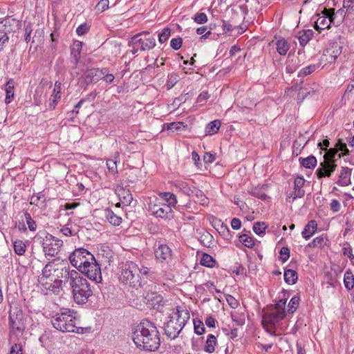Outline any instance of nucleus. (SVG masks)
<instances>
[{
  "mask_svg": "<svg viewBox=\"0 0 354 354\" xmlns=\"http://www.w3.org/2000/svg\"><path fill=\"white\" fill-rule=\"evenodd\" d=\"M132 339L138 348L146 351H155L160 345L158 330L153 322L147 319L137 325Z\"/></svg>",
  "mask_w": 354,
  "mask_h": 354,
  "instance_id": "obj_1",
  "label": "nucleus"
},
{
  "mask_svg": "<svg viewBox=\"0 0 354 354\" xmlns=\"http://www.w3.org/2000/svg\"><path fill=\"white\" fill-rule=\"evenodd\" d=\"M189 318V313L187 309L177 306L163 324L165 335L171 339H176Z\"/></svg>",
  "mask_w": 354,
  "mask_h": 354,
  "instance_id": "obj_2",
  "label": "nucleus"
},
{
  "mask_svg": "<svg viewBox=\"0 0 354 354\" xmlns=\"http://www.w3.org/2000/svg\"><path fill=\"white\" fill-rule=\"evenodd\" d=\"M69 283L72 289L73 299L78 304H86L93 295V290L87 279L78 272H72Z\"/></svg>",
  "mask_w": 354,
  "mask_h": 354,
  "instance_id": "obj_3",
  "label": "nucleus"
},
{
  "mask_svg": "<svg viewBox=\"0 0 354 354\" xmlns=\"http://www.w3.org/2000/svg\"><path fill=\"white\" fill-rule=\"evenodd\" d=\"M75 314L76 313L73 310L64 309L52 317L51 323L57 330L63 333H71L74 330Z\"/></svg>",
  "mask_w": 354,
  "mask_h": 354,
  "instance_id": "obj_4",
  "label": "nucleus"
},
{
  "mask_svg": "<svg viewBox=\"0 0 354 354\" xmlns=\"http://www.w3.org/2000/svg\"><path fill=\"white\" fill-rule=\"evenodd\" d=\"M120 281L129 286L136 288L141 285L139 268L133 261H127L123 266L120 277Z\"/></svg>",
  "mask_w": 354,
  "mask_h": 354,
  "instance_id": "obj_5",
  "label": "nucleus"
},
{
  "mask_svg": "<svg viewBox=\"0 0 354 354\" xmlns=\"http://www.w3.org/2000/svg\"><path fill=\"white\" fill-rule=\"evenodd\" d=\"M149 32H142L134 35L129 41V46L132 47V54L135 55L139 51H145L153 49L156 46V39L151 37H142L148 35Z\"/></svg>",
  "mask_w": 354,
  "mask_h": 354,
  "instance_id": "obj_6",
  "label": "nucleus"
},
{
  "mask_svg": "<svg viewBox=\"0 0 354 354\" xmlns=\"http://www.w3.org/2000/svg\"><path fill=\"white\" fill-rule=\"evenodd\" d=\"M286 315V314H283V313H279L269 307L268 309L266 311H263V313L261 321L263 327L266 329V332L271 335H276L274 331L269 329L268 327L271 326L275 328L276 324L283 320Z\"/></svg>",
  "mask_w": 354,
  "mask_h": 354,
  "instance_id": "obj_7",
  "label": "nucleus"
},
{
  "mask_svg": "<svg viewBox=\"0 0 354 354\" xmlns=\"http://www.w3.org/2000/svg\"><path fill=\"white\" fill-rule=\"evenodd\" d=\"M9 326L11 333H21L25 329L22 310L17 306H11L9 311Z\"/></svg>",
  "mask_w": 354,
  "mask_h": 354,
  "instance_id": "obj_8",
  "label": "nucleus"
},
{
  "mask_svg": "<svg viewBox=\"0 0 354 354\" xmlns=\"http://www.w3.org/2000/svg\"><path fill=\"white\" fill-rule=\"evenodd\" d=\"M148 211L156 218L162 219L171 218L174 217L172 209L167 203H162L156 199L155 202L149 204Z\"/></svg>",
  "mask_w": 354,
  "mask_h": 354,
  "instance_id": "obj_9",
  "label": "nucleus"
},
{
  "mask_svg": "<svg viewBox=\"0 0 354 354\" xmlns=\"http://www.w3.org/2000/svg\"><path fill=\"white\" fill-rule=\"evenodd\" d=\"M79 268V271L84 273L88 278L95 281L96 283L102 281L101 268L95 259L88 260L85 265Z\"/></svg>",
  "mask_w": 354,
  "mask_h": 354,
  "instance_id": "obj_10",
  "label": "nucleus"
},
{
  "mask_svg": "<svg viewBox=\"0 0 354 354\" xmlns=\"http://www.w3.org/2000/svg\"><path fill=\"white\" fill-rule=\"evenodd\" d=\"M69 260L73 266L82 268L88 260H94V256L84 248L76 249L69 256Z\"/></svg>",
  "mask_w": 354,
  "mask_h": 354,
  "instance_id": "obj_11",
  "label": "nucleus"
},
{
  "mask_svg": "<svg viewBox=\"0 0 354 354\" xmlns=\"http://www.w3.org/2000/svg\"><path fill=\"white\" fill-rule=\"evenodd\" d=\"M324 160L320 162L318 169L316 170V174L319 179L325 177H330L337 168L336 160L335 156H323Z\"/></svg>",
  "mask_w": 354,
  "mask_h": 354,
  "instance_id": "obj_12",
  "label": "nucleus"
},
{
  "mask_svg": "<svg viewBox=\"0 0 354 354\" xmlns=\"http://www.w3.org/2000/svg\"><path fill=\"white\" fill-rule=\"evenodd\" d=\"M334 10L324 9L315 24V28L321 32L322 30L329 28L334 20Z\"/></svg>",
  "mask_w": 354,
  "mask_h": 354,
  "instance_id": "obj_13",
  "label": "nucleus"
},
{
  "mask_svg": "<svg viewBox=\"0 0 354 354\" xmlns=\"http://www.w3.org/2000/svg\"><path fill=\"white\" fill-rule=\"evenodd\" d=\"M306 180L302 176H298L294 180L293 191L290 193L287 197V201L289 203L293 202L297 198H300L304 196L305 190L303 187L305 184Z\"/></svg>",
  "mask_w": 354,
  "mask_h": 354,
  "instance_id": "obj_14",
  "label": "nucleus"
},
{
  "mask_svg": "<svg viewBox=\"0 0 354 354\" xmlns=\"http://www.w3.org/2000/svg\"><path fill=\"white\" fill-rule=\"evenodd\" d=\"M155 257L160 262L168 263L172 259V251L167 245L160 244L155 250Z\"/></svg>",
  "mask_w": 354,
  "mask_h": 354,
  "instance_id": "obj_15",
  "label": "nucleus"
},
{
  "mask_svg": "<svg viewBox=\"0 0 354 354\" xmlns=\"http://www.w3.org/2000/svg\"><path fill=\"white\" fill-rule=\"evenodd\" d=\"M209 220L214 227H216V225H219V228L217 229V231L224 239L230 240L232 239V235L230 229L226 225L221 223V220L218 219L213 215L209 216Z\"/></svg>",
  "mask_w": 354,
  "mask_h": 354,
  "instance_id": "obj_16",
  "label": "nucleus"
},
{
  "mask_svg": "<svg viewBox=\"0 0 354 354\" xmlns=\"http://www.w3.org/2000/svg\"><path fill=\"white\" fill-rule=\"evenodd\" d=\"M115 193L123 205L128 206L132 203L133 196L129 189L118 185L115 189Z\"/></svg>",
  "mask_w": 354,
  "mask_h": 354,
  "instance_id": "obj_17",
  "label": "nucleus"
},
{
  "mask_svg": "<svg viewBox=\"0 0 354 354\" xmlns=\"http://www.w3.org/2000/svg\"><path fill=\"white\" fill-rule=\"evenodd\" d=\"M19 28V21L12 17H7L0 22V29L5 32H15Z\"/></svg>",
  "mask_w": 354,
  "mask_h": 354,
  "instance_id": "obj_18",
  "label": "nucleus"
},
{
  "mask_svg": "<svg viewBox=\"0 0 354 354\" xmlns=\"http://www.w3.org/2000/svg\"><path fill=\"white\" fill-rule=\"evenodd\" d=\"M104 75V70L98 68H91L87 70L84 73V79L87 84H91L98 82L102 79Z\"/></svg>",
  "mask_w": 354,
  "mask_h": 354,
  "instance_id": "obj_19",
  "label": "nucleus"
},
{
  "mask_svg": "<svg viewBox=\"0 0 354 354\" xmlns=\"http://www.w3.org/2000/svg\"><path fill=\"white\" fill-rule=\"evenodd\" d=\"M61 83L56 82L54 85L53 93L49 99V107L51 109H54L56 107L58 100L61 97Z\"/></svg>",
  "mask_w": 354,
  "mask_h": 354,
  "instance_id": "obj_20",
  "label": "nucleus"
},
{
  "mask_svg": "<svg viewBox=\"0 0 354 354\" xmlns=\"http://www.w3.org/2000/svg\"><path fill=\"white\" fill-rule=\"evenodd\" d=\"M314 32L312 30H303L299 31L296 34V37L299 41V44L304 47L309 41L313 38Z\"/></svg>",
  "mask_w": 354,
  "mask_h": 354,
  "instance_id": "obj_21",
  "label": "nucleus"
},
{
  "mask_svg": "<svg viewBox=\"0 0 354 354\" xmlns=\"http://www.w3.org/2000/svg\"><path fill=\"white\" fill-rule=\"evenodd\" d=\"M351 169L342 167L337 184L340 186H346L349 185L351 183Z\"/></svg>",
  "mask_w": 354,
  "mask_h": 354,
  "instance_id": "obj_22",
  "label": "nucleus"
},
{
  "mask_svg": "<svg viewBox=\"0 0 354 354\" xmlns=\"http://www.w3.org/2000/svg\"><path fill=\"white\" fill-rule=\"evenodd\" d=\"M317 224L315 220H311L305 225L301 235L304 239L308 240L316 232Z\"/></svg>",
  "mask_w": 354,
  "mask_h": 354,
  "instance_id": "obj_23",
  "label": "nucleus"
},
{
  "mask_svg": "<svg viewBox=\"0 0 354 354\" xmlns=\"http://www.w3.org/2000/svg\"><path fill=\"white\" fill-rule=\"evenodd\" d=\"M339 151H341L342 153H339L338 155H348L350 152L347 149L346 145L341 140H339L335 144V147L330 148L328 152L325 153L324 155H336Z\"/></svg>",
  "mask_w": 354,
  "mask_h": 354,
  "instance_id": "obj_24",
  "label": "nucleus"
},
{
  "mask_svg": "<svg viewBox=\"0 0 354 354\" xmlns=\"http://www.w3.org/2000/svg\"><path fill=\"white\" fill-rule=\"evenodd\" d=\"M163 129L172 132H183L187 129V125L183 122H174L171 123H166L163 125Z\"/></svg>",
  "mask_w": 354,
  "mask_h": 354,
  "instance_id": "obj_25",
  "label": "nucleus"
},
{
  "mask_svg": "<svg viewBox=\"0 0 354 354\" xmlns=\"http://www.w3.org/2000/svg\"><path fill=\"white\" fill-rule=\"evenodd\" d=\"M174 186L176 189H179V191L189 196H192L194 192L193 189L196 188V187L190 186L186 182L182 180H176L174 182Z\"/></svg>",
  "mask_w": 354,
  "mask_h": 354,
  "instance_id": "obj_26",
  "label": "nucleus"
},
{
  "mask_svg": "<svg viewBox=\"0 0 354 354\" xmlns=\"http://www.w3.org/2000/svg\"><path fill=\"white\" fill-rule=\"evenodd\" d=\"M104 213L106 218L111 225L118 226L121 224L122 218L115 214L112 209L106 208L104 210Z\"/></svg>",
  "mask_w": 354,
  "mask_h": 354,
  "instance_id": "obj_27",
  "label": "nucleus"
},
{
  "mask_svg": "<svg viewBox=\"0 0 354 354\" xmlns=\"http://www.w3.org/2000/svg\"><path fill=\"white\" fill-rule=\"evenodd\" d=\"M194 192L192 196H194V201L198 203L200 205L203 206H207L209 205V198L205 195L203 192L198 188L193 189Z\"/></svg>",
  "mask_w": 354,
  "mask_h": 354,
  "instance_id": "obj_28",
  "label": "nucleus"
},
{
  "mask_svg": "<svg viewBox=\"0 0 354 354\" xmlns=\"http://www.w3.org/2000/svg\"><path fill=\"white\" fill-rule=\"evenodd\" d=\"M276 50L281 55H286L290 49V44L284 38H280L275 42Z\"/></svg>",
  "mask_w": 354,
  "mask_h": 354,
  "instance_id": "obj_29",
  "label": "nucleus"
},
{
  "mask_svg": "<svg viewBox=\"0 0 354 354\" xmlns=\"http://www.w3.org/2000/svg\"><path fill=\"white\" fill-rule=\"evenodd\" d=\"M284 280L288 284H295L298 279L297 272L292 269H285Z\"/></svg>",
  "mask_w": 354,
  "mask_h": 354,
  "instance_id": "obj_30",
  "label": "nucleus"
},
{
  "mask_svg": "<svg viewBox=\"0 0 354 354\" xmlns=\"http://www.w3.org/2000/svg\"><path fill=\"white\" fill-rule=\"evenodd\" d=\"M328 241V240L326 238V236L322 234L319 236L315 238L311 242H310L308 244V247L312 248H322L326 245V243Z\"/></svg>",
  "mask_w": 354,
  "mask_h": 354,
  "instance_id": "obj_31",
  "label": "nucleus"
},
{
  "mask_svg": "<svg viewBox=\"0 0 354 354\" xmlns=\"http://www.w3.org/2000/svg\"><path fill=\"white\" fill-rule=\"evenodd\" d=\"M216 337L212 335L209 334L207 336V339L205 342L204 350L205 352L208 353H212L215 351V346L216 344Z\"/></svg>",
  "mask_w": 354,
  "mask_h": 354,
  "instance_id": "obj_32",
  "label": "nucleus"
},
{
  "mask_svg": "<svg viewBox=\"0 0 354 354\" xmlns=\"http://www.w3.org/2000/svg\"><path fill=\"white\" fill-rule=\"evenodd\" d=\"M299 162L305 168L313 169L317 165V159L315 156H306V158H300Z\"/></svg>",
  "mask_w": 354,
  "mask_h": 354,
  "instance_id": "obj_33",
  "label": "nucleus"
},
{
  "mask_svg": "<svg viewBox=\"0 0 354 354\" xmlns=\"http://www.w3.org/2000/svg\"><path fill=\"white\" fill-rule=\"evenodd\" d=\"M42 245L43 250L46 255L55 257L59 252L58 249L53 246V245H51L50 243H49L48 241H46V239H44Z\"/></svg>",
  "mask_w": 354,
  "mask_h": 354,
  "instance_id": "obj_34",
  "label": "nucleus"
},
{
  "mask_svg": "<svg viewBox=\"0 0 354 354\" xmlns=\"http://www.w3.org/2000/svg\"><path fill=\"white\" fill-rule=\"evenodd\" d=\"M221 127V122L218 120H215L210 122L205 127L206 135H214L218 132Z\"/></svg>",
  "mask_w": 354,
  "mask_h": 354,
  "instance_id": "obj_35",
  "label": "nucleus"
},
{
  "mask_svg": "<svg viewBox=\"0 0 354 354\" xmlns=\"http://www.w3.org/2000/svg\"><path fill=\"white\" fill-rule=\"evenodd\" d=\"M216 260L209 254L203 253L200 263L207 268H214L216 265Z\"/></svg>",
  "mask_w": 354,
  "mask_h": 354,
  "instance_id": "obj_36",
  "label": "nucleus"
},
{
  "mask_svg": "<svg viewBox=\"0 0 354 354\" xmlns=\"http://www.w3.org/2000/svg\"><path fill=\"white\" fill-rule=\"evenodd\" d=\"M5 90L6 93L5 103L9 104L14 96V82L12 80H10L7 82Z\"/></svg>",
  "mask_w": 354,
  "mask_h": 354,
  "instance_id": "obj_37",
  "label": "nucleus"
},
{
  "mask_svg": "<svg viewBox=\"0 0 354 354\" xmlns=\"http://www.w3.org/2000/svg\"><path fill=\"white\" fill-rule=\"evenodd\" d=\"M344 283L347 290H351L354 287V276L350 270L346 271L344 274Z\"/></svg>",
  "mask_w": 354,
  "mask_h": 354,
  "instance_id": "obj_38",
  "label": "nucleus"
},
{
  "mask_svg": "<svg viewBox=\"0 0 354 354\" xmlns=\"http://www.w3.org/2000/svg\"><path fill=\"white\" fill-rule=\"evenodd\" d=\"M51 265L46 264L42 270L41 275L39 277V282L43 286L47 282V279L50 277Z\"/></svg>",
  "mask_w": 354,
  "mask_h": 354,
  "instance_id": "obj_39",
  "label": "nucleus"
},
{
  "mask_svg": "<svg viewBox=\"0 0 354 354\" xmlns=\"http://www.w3.org/2000/svg\"><path fill=\"white\" fill-rule=\"evenodd\" d=\"M299 301L300 297L299 296V295L293 296L288 304V313L290 314L294 313L297 310L299 305Z\"/></svg>",
  "mask_w": 354,
  "mask_h": 354,
  "instance_id": "obj_40",
  "label": "nucleus"
},
{
  "mask_svg": "<svg viewBox=\"0 0 354 354\" xmlns=\"http://www.w3.org/2000/svg\"><path fill=\"white\" fill-rule=\"evenodd\" d=\"M15 252L19 256L23 255L26 250V245L21 240H16L13 243Z\"/></svg>",
  "mask_w": 354,
  "mask_h": 354,
  "instance_id": "obj_41",
  "label": "nucleus"
},
{
  "mask_svg": "<svg viewBox=\"0 0 354 354\" xmlns=\"http://www.w3.org/2000/svg\"><path fill=\"white\" fill-rule=\"evenodd\" d=\"M286 301L287 298H281L277 302V304H275L274 305H271L270 306V308H272L279 313H283V314H286L285 306L286 304Z\"/></svg>",
  "mask_w": 354,
  "mask_h": 354,
  "instance_id": "obj_42",
  "label": "nucleus"
},
{
  "mask_svg": "<svg viewBox=\"0 0 354 354\" xmlns=\"http://www.w3.org/2000/svg\"><path fill=\"white\" fill-rule=\"evenodd\" d=\"M239 241L248 248H253L255 244L254 239L246 234L239 236Z\"/></svg>",
  "mask_w": 354,
  "mask_h": 354,
  "instance_id": "obj_43",
  "label": "nucleus"
},
{
  "mask_svg": "<svg viewBox=\"0 0 354 354\" xmlns=\"http://www.w3.org/2000/svg\"><path fill=\"white\" fill-rule=\"evenodd\" d=\"M82 47V42L77 41L74 44V46L71 50V54L73 56L75 64H77L79 61L80 55Z\"/></svg>",
  "mask_w": 354,
  "mask_h": 354,
  "instance_id": "obj_44",
  "label": "nucleus"
},
{
  "mask_svg": "<svg viewBox=\"0 0 354 354\" xmlns=\"http://www.w3.org/2000/svg\"><path fill=\"white\" fill-rule=\"evenodd\" d=\"M213 236L209 232H204L199 238L201 243L207 248H209L212 243Z\"/></svg>",
  "mask_w": 354,
  "mask_h": 354,
  "instance_id": "obj_45",
  "label": "nucleus"
},
{
  "mask_svg": "<svg viewBox=\"0 0 354 354\" xmlns=\"http://www.w3.org/2000/svg\"><path fill=\"white\" fill-rule=\"evenodd\" d=\"M45 239L58 250L63 245V241L61 239H57L52 234L46 233Z\"/></svg>",
  "mask_w": 354,
  "mask_h": 354,
  "instance_id": "obj_46",
  "label": "nucleus"
},
{
  "mask_svg": "<svg viewBox=\"0 0 354 354\" xmlns=\"http://www.w3.org/2000/svg\"><path fill=\"white\" fill-rule=\"evenodd\" d=\"M267 228V225L265 222H256L253 225V231L257 235L264 234L266 232V230Z\"/></svg>",
  "mask_w": 354,
  "mask_h": 354,
  "instance_id": "obj_47",
  "label": "nucleus"
},
{
  "mask_svg": "<svg viewBox=\"0 0 354 354\" xmlns=\"http://www.w3.org/2000/svg\"><path fill=\"white\" fill-rule=\"evenodd\" d=\"M179 76L177 73H171L168 75L166 86L167 90L171 89L178 82Z\"/></svg>",
  "mask_w": 354,
  "mask_h": 354,
  "instance_id": "obj_48",
  "label": "nucleus"
},
{
  "mask_svg": "<svg viewBox=\"0 0 354 354\" xmlns=\"http://www.w3.org/2000/svg\"><path fill=\"white\" fill-rule=\"evenodd\" d=\"M62 280L55 279L53 283H49L46 282V283H45L44 285H43V286L47 290H49L54 292H59V288L62 286Z\"/></svg>",
  "mask_w": 354,
  "mask_h": 354,
  "instance_id": "obj_49",
  "label": "nucleus"
},
{
  "mask_svg": "<svg viewBox=\"0 0 354 354\" xmlns=\"http://www.w3.org/2000/svg\"><path fill=\"white\" fill-rule=\"evenodd\" d=\"M163 198L165 201V203L170 205V208L175 207L177 203L176 196L170 192H165L163 194Z\"/></svg>",
  "mask_w": 354,
  "mask_h": 354,
  "instance_id": "obj_50",
  "label": "nucleus"
},
{
  "mask_svg": "<svg viewBox=\"0 0 354 354\" xmlns=\"http://www.w3.org/2000/svg\"><path fill=\"white\" fill-rule=\"evenodd\" d=\"M77 272V271L75 270H71L70 267L68 266H64L61 269L59 274H57V277L64 278L65 279H69L70 281H71V274L72 272Z\"/></svg>",
  "mask_w": 354,
  "mask_h": 354,
  "instance_id": "obj_51",
  "label": "nucleus"
},
{
  "mask_svg": "<svg viewBox=\"0 0 354 354\" xmlns=\"http://www.w3.org/2000/svg\"><path fill=\"white\" fill-rule=\"evenodd\" d=\"M118 156H113V158L106 159V165L109 171L111 173H115L118 171L117 169V158Z\"/></svg>",
  "mask_w": 354,
  "mask_h": 354,
  "instance_id": "obj_52",
  "label": "nucleus"
},
{
  "mask_svg": "<svg viewBox=\"0 0 354 354\" xmlns=\"http://www.w3.org/2000/svg\"><path fill=\"white\" fill-rule=\"evenodd\" d=\"M318 67H319V65H316V64H310L309 66H307L303 68L299 72L298 75L299 77H301V76H306V75H310L313 71H315Z\"/></svg>",
  "mask_w": 354,
  "mask_h": 354,
  "instance_id": "obj_53",
  "label": "nucleus"
},
{
  "mask_svg": "<svg viewBox=\"0 0 354 354\" xmlns=\"http://www.w3.org/2000/svg\"><path fill=\"white\" fill-rule=\"evenodd\" d=\"M25 220L26 221V223L28 225V229L30 231H35L37 229V224L35 221L32 218L31 215L28 212H26L24 213Z\"/></svg>",
  "mask_w": 354,
  "mask_h": 354,
  "instance_id": "obj_54",
  "label": "nucleus"
},
{
  "mask_svg": "<svg viewBox=\"0 0 354 354\" xmlns=\"http://www.w3.org/2000/svg\"><path fill=\"white\" fill-rule=\"evenodd\" d=\"M194 332L198 335H202L205 332L203 322L200 319L194 320Z\"/></svg>",
  "mask_w": 354,
  "mask_h": 354,
  "instance_id": "obj_55",
  "label": "nucleus"
},
{
  "mask_svg": "<svg viewBox=\"0 0 354 354\" xmlns=\"http://www.w3.org/2000/svg\"><path fill=\"white\" fill-rule=\"evenodd\" d=\"M170 35L171 29L169 28H164L162 31L158 35L159 42L161 44L165 42L169 39Z\"/></svg>",
  "mask_w": 354,
  "mask_h": 354,
  "instance_id": "obj_56",
  "label": "nucleus"
},
{
  "mask_svg": "<svg viewBox=\"0 0 354 354\" xmlns=\"http://www.w3.org/2000/svg\"><path fill=\"white\" fill-rule=\"evenodd\" d=\"M109 0H100L95 6L97 12H102L109 8Z\"/></svg>",
  "mask_w": 354,
  "mask_h": 354,
  "instance_id": "obj_57",
  "label": "nucleus"
},
{
  "mask_svg": "<svg viewBox=\"0 0 354 354\" xmlns=\"http://www.w3.org/2000/svg\"><path fill=\"white\" fill-rule=\"evenodd\" d=\"M280 259L283 263L286 262L290 257V249L288 247H283L279 252Z\"/></svg>",
  "mask_w": 354,
  "mask_h": 354,
  "instance_id": "obj_58",
  "label": "nucleus"
},
{
  "mask_svg": "<svg viewBox=\"0 0 354 354\" xmlns=\"http://www.w3.org/2000/svg\"><path fill=\"white\" fill-rule=\"evenodd\" d=\"M182 44L183 39L180 37L174 38L170 41L171 47L176 50L180 48Z\"/></svg>",
  "mask_w": 354,
  "mask_h": 354,
  "instance_id": "obj_59",
  "label": "nucleus"
},
{
  "mask_svg": "<svg viewBox=\"0 0 354 354\" xmlns=\"http://www.w3.org/2000/svg\"><path fill=\"white\" fill-rule=\"evenodd\" d=\"M91 332V327H78L75 324L74 330L71 333L77 334L90 333Z\"/></svg>",
  "mask_w": 354,
  "mask_h": 354,
  "instance_id": "obj_60",
  "label": "nucleus"
},
{
  "mask_svg": "<svg viewBox=\"0 0 354 354\" xmlns=\"http://www.w3.org/2000/svg\"><path fill=\"white\" fill-rule=\"evenodd\" d=\"M342 252L344 255L347 256L348 257L351 264L354 266V255L353 254L352 252V248L351 247H344L342 249Z\"/></svg>",
  "mask_w": 354,
  "mask_h": 354,
  "instance_id": "obj_61",
  "label": "nucleus"
},
{
  "mask_svg": "<svg viewBox=\"0 0 354 354\" xmlns=\"http://www.w3.org/2000/svg\"><path fill=\"white\" fill-rule=\"evenodd\" d=\"M207 21V17L206 14L203 12L197 13L194 17V21L197 24H204Z\"/></svg>",
  "mask_w": 354,
  "mask_h": 354,
  "instance_id": "obj_62",
  "label": "nucleus"
},
{
  "mask_svg": "<svg viewBox=\"0 0 354 354\" xmlns=\"http://www.w3.org/2000/svg\"><path fill=\"white\" fill-rule=\"evenodd\" d=\"M44 198V194L42 192H39L37 195H34L30 198V203L38 206L39 202L41 198Z\"/></svg>",
  "mask_w": 354,
  "mask_h": 354,
  "instance_id": "obj_63",
  "label": "nucleus"
},
{
  "mask_svg": "<svg viewBox=\"0 0 354 354\" xmlns=\"http://www.w3.org/2000/svg\"><path fill=\"white\" fill-rule=\"evenodd\" d=\"M10 354H23L21 345L15 344L10 348Z\"/></svg>",
  "mask_w": 354,
  "mask_h": 354,
  "instance_id": "obj_64",
  "label": "nucleus"
}]
</instances>
